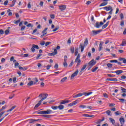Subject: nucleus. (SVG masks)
Segmentation results:
<instances>
[{"instance_id":"obj_43","label":"nucleus","mask_w":126,"mask_h":126,"mask_svg":"<svg viewBox=\"0 0 126 126\" xmlns=\"http://www.w3.org/2000/svg\"><path fill=\"white\" fill-rule=\"evenodd\" d=\"M48 30V28H46L42 32V34H46V32Z\"/></svg>"},{"instance_id":"obj_55","label":"nucleus","mask_w":126,"mask_h":126,"mask_svg":"<svg viewBox=\"0 0 126 126\" xmlns=\"http://www.w3.org/2000/svg\"><path fill=\"white\" fill-rule=\"evenodd\" d=\"M25 28H26V27H25V26H22L21 28L20 29L21 31H23V30H24V29H25Z\"/></svg>"},{"instance_id":"obj_9","label":"nucleus","mask_w":126,"mask_h":126,"mask_svg":"<svg viewBox=\"0 0 126 126\" xmlns=\"http://www.w3.org/2000/svg\"><path fill=\"white\" fill-rule=\"evenodd\" d=\"M59 7L61 11H63V10H65V9H66V5H60L59 6Z\"/></svg>"},{"instance_id":"obj_7","label":"nucleus","mask_w":126,"mask_h":126,"mask_svg":"<svg viewBox=\"0 0 126 126\" xmlns=\"http://www.w3.org/2000/svg\"><path fill=\"white\" fill-rule=\"evenodd\" d=\"M70 101L69 100L65 99V100H61V102H60V105H65V104H67L69 103Z\"/></svg>"},{"instance_id":"obj_4","label":"nucleus","mask_w":126,"mask_h":126,"mask_svg":"<svg viewBox=\"0 0 126 126\" xmlns=\"http://www.w3.org/2000/svg\"><path fill=\"white\" fill-rule=\"evenodd\" d=\"M103 31V30H99L98 31H92V32H91V35L93 36H95L97 35V34H99Z\"/></svg>"},{"instance_id":"obj_62","label":"nucleus","mask_w":126,"mask_h":126,"mask_svg":"<svg viewBox=\"0 0 126 126\" xmlns=\"http://www.w3.org/2000/svg\"><path fill=\"white\" fill-rule=\"evenodd\" d=\"M8 3V0H7L4 2L3 4L4 5H7Z\"/></svg>"},{"instance_id":"obj_23","label":"nucleus","mask_w":126,"mask_h":126,"mask_svg":"<svg viewBox=\"0 0 126 126\" xmlns=\"http://www.w3.org/2000/svg\"><path fill=\"white\" fill-rule=\"evenodd\" d=\"M58 109L60 110H63V109H64V106L60 104L58 106Z\"/></svg>"},{"instance_id":"obj_11","label":"nucleus","mask_w":126,"mask_h":126,"mask_svg":"<svg viewBox=\"0 0 126 126\" xmlns=\"http://www.w3.org/2000/svg\"><path fill=\"white\" fill-rule=\"evenodd\" d=\"M102 25H104V23L103 22H100V23L99 22H96L95 23V27L96 28H100V26H102Z\"/></svg>"},{"instance_id":"obj_32","label":"nucleus","mask_w":126,"mask_h":126,"mask_svg":"<svg viewBox=\"0 0 126 126\" xmlns=\"http://www.w3.org/2000/svg\"><path fill=\"white\" fill-rule=\"evenodd\" d=\"M33 84H36V83H33V81H30L29 83H28V86H32V85H33Z\"/></svg>"},{"instance_id":"obj_38","label":"nucleus","mask_w":126,"mask_h":126,"mask_svg":"<svg viewBox=\"0 0 126 126\" xmlns=\"http://www.w3.org/2000/svg\"><path fill=\"white\" fill-rule=\"evenodd\" d=\"M19 22H20V19H19V20H18L16 21H14V24H16V25H18V23H19Z\"/></svg>"},{"instance_id":"obj_16","label":"nucleus","mask_w":126,"mask_h":126,"mask_svg":"<svg viewBox=\"0 0 126 126\" xmlns=\"http://www.w3.org/2000/svg\"><path fill=\"white\" fill-rule=\"evenodd\" d=\"M123 72H124V71L122 70H118L115 71V73H116L117 75H120V74H121Z\"/></svg>"},{"instance_id":"obj_64","label":"nucleus","mask_w":126,"mask_h":126,"mask_svg":"<svg viewBox=\"0 0 126 126\" xmlns=\"http://www.w3.org/2000/svg\"><path fill=\"white\" fill-rule=\"evenodd\" d=\"M50 17L52 19H55V15L54 14L50 15Z\"/></svg>"},{"instance_id":"obj_34","label":"nucleus","mask_w":126,"mask_h":126,"mask_svg":"<svg viewBox=\"0 0 126 126\" xmlns=\"http://www.w3.org/2000/svg\"><path fill=\"white\" fill-rule=\"evenodd\" d=\"M121 46H126V40H124L122 41V44H121Z\"/></svg>"},{"instance_id":"obj_59","label":"nucleus","mask_w":126,"mask_h":126,"mask_svg":"<svg viewBox=\"0 0 126 126\" xmlns=\"http://www.w3.org/2000/svg\"><path fill=\"white\" fill-rule=\"evenodd\" d=\"M78 54V49H76L75 51V56H77Z\"/></svg>"},{"instance_id":"obj_8","label":"nucleus","mask_w":126,"mask_h":126,"mask_svg":"<svg viewBox=\"0 0 126 126\" xmlns=\"http://www.w3.org/2000/svg\"><path fill=\"white\" fill-rule=\"evenodd\" d=\"M56 55H58V50L56 49H54V52L48 53V56L50 57H53V56H56Z\"/></svg>"},{"instance_id":"obj_31","label":"nucleus","mask_w":126,"mask_h":126,"mask_svg":"<svg viewBox=\"0 0 126 126\" xmlns=\"http://www.w3.org/2000/svg\"><path fill=\"white\" fill-rule=\"evenodd\" d=\"M88 45V39L86 38L84 42V46H87Z\"/></svg>"},{"instance_id":"obj_54","label":"nucleus","mask_w":126,"mask_h":126,"mask_svg":"<svg viewBox=\"0 0 126 126\" xmlns=\"http://www.w3.org/2000/svg\"><path fill=\"white\" fill-rule=\"evenodd\" d=\"M110 63H118V60H111L110 61Z\"/></svg>"},{"instance_id":"obj_2","label":"nucleus","mask_w":126,"mask_h":126,"mask_svg":"<svg viewBox=\"0 0 126 126\" xmlns=\"http://www.w3.org/2000/svg\"><path fill=\"white\" fill-rule=\"evenodd\" d=\"M88 64L90 67L88 68V70H90V69L92 68V66L96 64V61L94 60V59H93L88 63Z\"/></svg>"},{"instance_id":"obj_49","label":"nucleus","mask_w":126,"mask_h":126,"mask_svg":"<svg viewBox=\"0 0 126 126\" xmlns=\"http://www.w3.org/2000/svg\"><path fill=\"white\" fill-rule=\"evenodd\" d=\"M80 108H82V109H85L86 108V106L84 105H81L79 106Z\"/></svg>"},{"instance_id":"obj_57","label":"nucleus","mask_w":126,"mask_h":126,"mask_svg":"<svg viewBox=\"0 0 126 126\" xmlns=\"http://www.w3.org/2000/svg\"><path fill=\"white\" fill-rule=\"evenodd\" d=\"M4 33L5 35H8V33H9V30H6Z\"/></svg>"},{"instance_id":"obj_5","label":"nucleus","mask_w":126,"mask_h":126,"mask_svg":"<svg viewBox=\"0 0 126 126\" xmlns=\"http://www.w3.org/2000/svg\"><path fill=\"white\" fill-rule=\"evenodd\" d=\"M35 49H36L37 50H39V46L35 44H32V47L31 48V51L32 52V53H35L36 51Z\"/></svg>"},{"instance_id":"obj_50","label":"nucleus","mask_w":126,"mask_h":126,"mask_svg":"<svg viewBox=\"0 0 126 126\" xmlns=\"http://www.w3.org/2000/svg\"><path fill=\"white\" fill-rule=\"evenodd\" d=\"M71 53L73 54L74 53V47H71L70 48Z\"/></svg>"},{"instance_id":"obj_46","label":"nucleus","mask_w":126,"mask_h":126,"mask_svg":"<svg viewBox=\"0 0 126 126\" xmlns=\"http://www.w3.org/2000/svg\"><path fill=\"white\" fill-rule=\"evenodd\" d=\"M107 75H108L109 77H116V75H113V74H108Z\"/></svg>"},{"instance_id":"obj_47","label":"nucleus","mask_w":126,"mask_h":126,"mask_svg":"<svg viewBox=\"0 0 126 126\" xmlns=\"http://www.w3.org/2000/svg\"><path fill=\"white\" fill-rule=\"evenodd\" d=\"M120 25L122 27H124L125 26V22L124 21H121Z\"/></svg>"},{"instance_id":"obj_52","label":"nucleus","mask_w":126,"mask_h":126,"mask_svg":"<svg viewBox=\"0 0 126 126\" xmlns=\"http://www.w3.org/2000/svg\"><path fill=\"white\" fill-rule=\"evenodd\" d=\"M111 113H112L111 112V111L110 110H107L106 111V114L108 115V116H110L111 115Z\"/></svg>"},{"instance_id":"obj_36","label":"nucleus","mask_w":126,"mask_h":126,"mask_svg":"<svg viewBox=\"0 0 126 126\" xmlns=\"http://www.w3.org/2000/svg\"><path fill=\"white\" fill-rule=\"evenodd\" d=\"M66 79H67V77H64V78L62 79V80H61V82H62V83L64 82L65 80H66Z\"/></svg>"},{"instance_id":"obj_10","label":"nucleus","mask_w":126,"mask_h":126,"mask_svg":"<svg viewBox=\"0 0 126 126\" xmlns=\"http://www.w3.org/2000/svg\"><path fill=\"white\" fill-rule=\"evenodd\" d=\"M111 0H103V1H104L103 2H102V3H101L99 5V6H105L106 5H107V4H108V1H109Z\"/></svg>"},{"instance_id":"obj_58","label":"nucleus","mask_w":126,"mask_h":126,"mask_svg":"<svg viewBox=\"0 0 126 126\" xmlns=\"http://www.w3.org/2000/svg\"><path fill=\"white\" fill-rule=\"evenodd\" d=\"M46 42L45 41H42L40 43V44L41 46H44V45H45Z\"/></svg>"},{"instance_id":"obj_56","label":"nucleus","mask_w":126,"mask_h":126,"mask_svg":"<svg viewBox=\"0 0 126 126\" xmlns=\"http://www.w3.org/2000/svg\"><path fill=\"white\" fill-rule=\"evenodd\" d=\"M28 8H31V2H29L28 4Z\"/></svg>"},{"instance_id":"obj_21","label":"nucleus","mask_w":126,"mask_h":126,"mask_svg":"<svg viewBox=\"0 0 126 126\" xmlns=\"http://www.w3.org/2000/svg\"><path fill=\"white\" fill-rule=\"evenodd\" d=\"M93 92H91L90 93H86V92H84L83 93V95H85V96H89V95H91Z\"/></svg>"},{"instance_id":"obj_29","label":"nucleus","mask_w":126,"mask_h":126,"mask_svg":"<svg viewBox=\"0 0 126 126\" xmlns=\"http://www.w3.org/2000/svg\"><path fill=\"white\" fill-rule=\"evenodd\" d=\"M79 47L81 48V52H83L84 51V46H82V44L81 43Z\"/></svg>"},{"instance_id":"obj_3","label":"nucleus","mask_w":126,"mask_h":126,"mask_svg":"<svg viewBox=\"0 0 126 126\" xmlns=\"http://www.w3.org/2000/svg\"><path fill=\"white\" fill-rule=\"evenodd\" d=\"M48 97V94H40L38 96V98H40V100H46L47 99V97Z\"/></svg>"},{"instance_id":"obj_20","label":"nucleus","mask_w":126,"mask_h":126,"mask_svg":"<svg viewBox=\"0 0 126 126\" xmlns=\"http://www.w3.org/2000/svg\"><path fill=\"white\" fill-rule=\"evenodd\" d=\"M109 23H110V21H108L106 24L104 25L102 27V29H105V28H107V27H108V25H109Z\"/></svg>"},{"instance_id":"obj_39","label":"nucleus","mask_w":126,"mask_h":126,"mask_svg":"<svg viewBox=\"0 0 126 126\" xmlns=\"http://www.w3.org/2000/svg\"><path fill=\"white\" fill-rule=\"evenodd\" d=\"M63 65L64 67H67V63H66V61H64Z\"/></svg>"},{"instance_id":"obj_63","label":"nucleus","mask_w":126,"mask_h":126,"mask_svg":"<svg viewBox=\"0 0 126 126\" xmlns=\"http://www.w3.org/2000/svg\"><path fill=\"white\" fill-rule=\"evenodd\" d=\"M121 113L120 112V111H117L115 112V115L116 116H119V115H121Z\"/></svg>"},{"instance_id":"obj_14","label":"nucleus","mask_w":126,"mask_h":126,"mask_svg":"<svg viewBox=\"0 0 126 126\" xmlns=\"http://www.w3.org/2000/svg\"><path fill=\"white\" fill-rule=\"evenodd\" d=\"M87 66V64L84 65L83 67L81 68L79 74V75H81V74H82V72L84 71V69H85V68H86V67Z\"/></svg>"},{"instance_id":"obj_48","label":"nucleus","mask_w":126,"mask_h":126,"mask_svg":"<svg viewBox=\"0 0 126 126\" xmlns=\"http://www.w3.org/2000/svg\"><path fill=\"white\" fill-rule=\"evenodd\" d=\"M80 59V55L79 54H78L77 58L75 59V62H77V60Z\"/></svg>"},{"instance_id":"obj_12","label":"nucleus","mask_w":126,"mask_h":126,"mask_svg":"<svg viewBox=\"0 0 126 126\" xmlns=\"http://www.w3.org/2000/svg\"><path fill=\"white\" fill-rule=\"evenodd\" d=\"M78 69L76 70V71H75L74 73H73L71 75V79H73L75 76H77V74H78Z\"/></svg>"},{"instance_id":"obj_42","label":"nucleus","mask_w":126,"mask_h":126,"mask_svg":"<svg viewBox=\"0 0 126 126\" xmlns=\"http://www.w3.org/2000/svg\"><path fill=\"white\" fill-rule=\"evenodd\" d=\"M59 29H60V27H59V26L56 27L53 30V32H56V31H57V30H59Z\"/></svg>"},{"instance_id":"obj_44","label":"nucleus","mask_w":126,"mask_h":126,"mask_svg":"<svg viewBox=\"0 0 126 126\" xmlns=\"http://www.w3.org/2000/svg\"><path fill=\"white\" fill-rule=\"evenodd\" d=\"M50 44H52L51 42H46L45 43V47H48V46H49V45H50Z\"/></svg>"},{"instance_id":"obj_17","label":"nucleus","mask_w":126,"mask_h":126,"mask_svg":"<svg viewBox=\"0 0 126 126\" xmlns=\"http://www.w3.org/2000/svg\"><path fill=\"white\" fill-rule=\"evenodd\" d=\"M107 81H118V79L117 78H107L106 79Z\"/></svg>"},{"instance_id":"obj_51","label":"nucleus","mask_w":126,"mask_h":126,"mask_svg":"<svg viewBox=\"0 0 126 126\" xmlns=\"http://www.w3.org/2000/svg\"><path fill=\"white\" fill-rule=\"evenodd\" d=\"M37 31H38V29H35L32 32V35H34V34H35V33H36V32H37Z\"/></svg>"},{"instance_id":"obj_15","label":"nucleus","mask_w":126,"mask_h":126,"mask_svg":"<svg viewBox=\"0 0 126 126\" xmlns=\"http://www.w3.org/2000/svg\"><path fill=\"white\" fill-rule=\"evenodd\" d=\"M43 100L44 99H42V100H39L38 101V103L35 105V106H34V108H38L40 106V105H41L42 102H43Z\"/></svg>"},{"instance_id":"obj_19","label":"nucleus","mask_w":126,"mask_h":126,"mask_svg":"<svg viewBox=\"0 0 126 126\" xmlns=\"http://www.w3.org/2000/svg\"><path fill=\"white\" fill-rule=\"evenodd\" d=\"M19 69L21 70H23L24 71H25V70H27V67H22V66H19Z\"/></svg>"},{"instance_id":"obj_40","label":"nucleus","mask_w":126,"mask_h":126,"mask_svg":"<svg viewBox=\"0 0 126 126\" xmlns=\"http://www.w3.org/2000/svg\"><path fill=\"white\" fill-rule=\"evenodd\" d=\"M121 90H122V93H126V89L125 88H123V87H121Z\"/></svg>"},{"instance_id":"obj_27","label":"nucleus","mask_w":126,"mask_h":126,"mask_svg":"<svg viewBox=\"0 0 126 126\" xmlns=\"http://www.w3.org/2000/svg\"><path fill=\"white\" fill-rule=\"evenodd\" d=\"M119 61H123V63H126V59L124 58H120L119 59Z\"/></svg>"},{"instance_id":"obj_24","label":"nucleus","mask_w":126,"mask_h":126,"mask_svg":"<svg viewBox=\"0 0 126 126\" xmlns=\"http://www.w3.org/2000/svg\"><path fill=\"white\" fill-rule=\"evenodd\" d=\"M109 121L112 123V125H115L116 124V121H115V119L113 118H109Z\"/></svg>"},{"instance_id":"obj_1","label":"nucleus","mask_w":126,"mask_h":126,"mask_svg":"<svg viewBox=\"0 0 126 126\" xmlns=\"http://www.w3.org/2000/svg\"><path fill=\"white\" fill-rule=\"evenodd\" d=\"M38 115H50L53 113V111L50 109H48L47 111H36Z\"/></svg>"},{"instance_id":"obj_30","label":"nucleus","mask_w":126,"mask_h":126,"mask_svg":"<svg viewBox=\"0 0 126 126\" xmlns=\"http://www.w3.org/2000/svg\"><path fill=\"white\" fill-rule=\"evenodd\" d=\"M16 2V0H13L12 1V5H10V7H13V6L14 5H15Z\"/></svg>"},{"instance_id":"obj_6","label":"nucleus","mask_w":126,"mask_h":126,"mask_svg":"<svg viewBox=\"0 0 126 126\" xmlns=\"http://www.w3.org/2000/svg\"><path fill=\"white\" fill-rule=\"evenodd\" d=\"M102 8L103 9H105V10H106V11H110V10L111 11L113 10V7L110 5L104 7Z\"/></svg>"},{"instance_id":"obj_61","label":"nucleus","mask_w":126,"mask_h":126,"mask_svg":"<svg viewBox=\"0 0 126 126\" xmlns=\"http://www.w3.org/2000/svg\"><path fill=\"white\" fill-rule=\"evenodd\" d=\"M67 61V56L65 55L64 57V62H66Z\"/></svg>"},{"instance_id":"obj_53","label":"nucleus","mask_w":126,"mask_h":126,"mask_svg":"<svg viewBox=\"0 0 126 126\" xmlns=\"http://www.w3.org/2000/svg\"><path fill=\"white\" fill-rule=\"evenodd\" d=\"M101 123H102V121H101V119H99L97 122H95V124H96V125H99V124H101Z\"/></svg>"},{"instance_id":"obj_28","label":"nucleus","mask_w":126,"mask_h":126,"mask_svg":"<svg viewBox=\"0 0 126 126\" xmlns=\"http://www.w3.org/2000/svg\"><path fill=\"white\" fill-rule=\"evenodd\" d=\"M40 119L35 120V119H31L30 124H32L35 122H38V121H39Z\"/></svg>"},{"instance_id":"obj_25","label":"nucleus","mask_w":126,"mask_h":126,"mask_svg":"<svg viewBox=\"0 0 126 126\" xmlns=\"http://www.w3.org/2000/svg\"><path fill=\"white\" fill-rule=\"evenodd\" d=\"M104 44L103 42H100L99 44V48L98 49L99 52H100V51H102V46H103V44Z\"/></svg>"},{"instance_id":"obj_37","label":"nucleus","mask_w":126,"mask_h":126,"mask_svg":"<svg viewBox=\"0 0 126 126\" xmlns=\"http://www.w3.org/2000/svg\"><path fill=\"white\" fill-rule=\"evenodd\" d=\"M108 67H110V68H112L113 67V64L108 63L107 64Z\"/></svg>"},{"instance_id":"obj_35","label":"nucleus","mask_w":126,"mask_h":126,"mask_svg":"<svg viewBox=\"0 0 126 126\" xmlns=\"http://www.w3.org/2000/svg\"><path fill=\"white\" fill-rule=\"evenodd\" d=\"M11 11V10L10 9L7 10V12H9L8 14L9 16H11V15H12V13Z\"/></svg>"},{"instance_id":"obj_45","label":"nucleus","mask_w":126,"mask_h":126,"mask_svg":"<svg viewBox=\"0 0 126 126\" xmlns=\"http://www.w3.org/2000/svg\"><path fill=\"white\" fill-rule=\"evenodd\" d=\"M42 117H44V118H52V115H42Z\"/></svg>"},{"instance_id":"obj_18","label":"nucleus","mask_w":126,"mask_h":126,"mask_svg":"<svg viewBox=\"0 0 126 126\" xmlns=\"http://www.w3.org/2000/svg\"><path fill=\"white\" fill-rule=\"evenodd\" d=\"M83 93H79V94H77L74 95L73 98H77L78 97H81V96H83Z\"/></svg>"},{"instance_id":"obj_41","label":"nucleus","mask_w":126,"mask_h":126,"mask_svg":"<svg viewBox=\"0 0 126 126\" xmlns=\"http://www.w3.org/2000/svg\"><path fill=\"white\" fill-rule=\"evenodd\" d=\"M98 69V67H95L94 68H93L92 69V72H95V71H96V70H97Z\"/></svg>"},{"instance_id":"obj_13","label":"nucleus","mask_w":126,"mask_h":126,"mask_svg":"<svg viewBox=\"0 0 126 126\" xmlns=\"http://www.w3.org/2000/svg\"><path fill=\"white\" fill-rule=\"evenodd\" d=\"M78 102V100H75L72 103L68 104V107H72V106H75V105Z\"/></svg>"},{"instance_id":"obj_22","label":"nucleus","mask_w":126,"mask_h":126,"mask_svg":"<svg viewBox=\"0 0 126 126\" xmlns=\"http://www.w3.org/2000/svg\"><path fill=\"white\" fill-rule=\"evenodd\" d=\"M119 121H120L121 125H124V124H125V119H124L123 118H120Z\"/></svg>"},{"instance_id":"obj_26","label":"nucleus","mask_w":126,"mask_h":126,"mask_svg":"<svg viewBox=\"0 0 126 126\" xmlns=\"http://www.w3.org/2000/svg\"><path fill=\"white\" fill-rule=\"evenodd\" d=\"M10 62H13V63H16V60H14V57L12 56L10 59Z\"/></svg>"},{"instance_id":"obj_60","label":"nucleus","mask_w":126,"mask_h":126,"mask_svg":"<svg viewBox=\"0 0 126 126\" xmlns=\"http://www.w3.org/2000/svg\"><path fill=\"white\" fill-rule=\"evenodd\" d=\"M27 27H31V28H32V27H33V25L31 24H29L27 25Z\"/></svg>"},{"instance_id":"obj_33","label":"nucleus","mask_w":126,"mask_h":126,"mask_svg":"<svg viewBox=\"0 0 126 126\" xmlns=\"http://www.w3.org/2000/svg\"><path fill=\"white\" fill-rule=\"evenodd\" d=\"M52 109H53V110H58V106H57V105H54V106H52L51 107Z\"/></svg>"}]
</instances>
